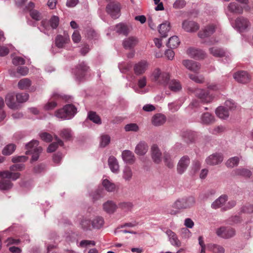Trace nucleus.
Segmentation results:
<instances>
[{
	"mask_svg": "<svg viewBox=\"0 0 253 253\" xmlns=\"http://www.w3.org/2000/svg\"><path fill=\"white\" fill-rule=\"evenodd\" d=\"M40 137L42 140L46 142H49L51 141L52 139V135L50 134L47 132L42 133L40 134Z\"/></svg>",
	"mask_w": 253,
	"mask_h": 253,
	"instance_id": "nucleus-61",
	"label": "nucleus"
},
{
	"mask_svg": "<svg viewBox=\"0 0 253 253\" xmlns=\"http://www.w3.org/2000/svg\"><path fill=\"white\" fill-rule=\"evenodd\" d=\"M28 159V158L24 156H15L12 158V162L14 163L18 162H24Z\"/></svg>",
	"mask_w": 253,
	"mask_h": 253,
	"instance_id": "nucleus-63",
	"label": "nucleus"
},
{
	"mask_svg": "<svg viewBox=\"0 0 253 253\" xmlns=\"http://www.w3.org/2000/svg\"><path fill=\"white\" fill-rule=\"evenodd\" d=\"M180 43L179 40L177 36H172L169 39L167 46L170 48L177 47Z\"/></svg>",
	"mask_w": 253,
	"mask_h": 253,
	"instance_id": "nucleus-44",
	"label": "nucleus"
},
{
	"mask_svg": "<svg viewBox=\"0 0 253 253\" xmlns=\"http://www.w3.org/2000/svg\"><path fill=\"white\" fill-rule=\"evenodd\" d=\"M110 142V137L108 135H103L101 136L100 145L101 147H105Z\"/></svg>",
	"mask_w": 253,
	"mask_h": 253,
	"instance_id": "nucleus-58",
	"label": "nucleus"
},
{
	"mask_svg": "<svg viewBox=\"0 0 253 253\" xmlns=\"http://www.w3.org/2000/svg\"><path fill=\"white\" fill-rule=\"evenodd\" d=\"M16 149V145L11 143L7 145L3 148L2 153L4 155H10L12 154Z\"/></svg>",
	"mask_w": 253,
	"mask_h": 253,
	"instance_id": "nucleus-47",
	"label": "nucleus"
},
{
	"mask_svg": "<svg viewBox=\"0 0 253 253\" xmlns=\"http://www.w3.org/2000/svg\"><path fill=\"white\" fill-rule=\"evenodd\" d=\"M125 129L126 131H133L136 132L138 130L139 127L137 124L131 123L126 125L125 127Z\"/></svg>",
	"mask_w": 253,
	"mask_h": 253,
	"instance_id": "nucleus-56",
	"label": "nucleus"
},
{
	"mask_svg": "<svg viewBox=\"0 0 253 253\" xmlns=\"http://www.w3.org/2000/svg\"><path fill=\"white\" fill-rule=\"evenodd\" d=\"M88 119L93 123L100 125L101 124V120L100 117L97 115L96 112L90 111L88 114Z\"/></svg>",
	"mask_w": 253,
	"mask_h": 253,
	"instance_id": "nucleus-48",
	"label": "nucleus"
},
{
	"mask_svg": "<svg viewBox=\"0 0 253 253\" xmlns=\"http://www.w3.org/2000/svg\"><path fill=\"white\" fill-rule=\"evenodd\" d=\"M234 173L236 175L242 176L243 177L249 178L252 175V172L248 169L240 168L234 170Z\"/></svg>",
	"mask_w": 253,
	"mask_h": 253,
	"instance_id": "nucleus-40",
	"label": "nucleus"
},
{
	"mask_svg": "<svg viewBox=\"0 0 253 253\" xmlns=\"http://www.w3.org/2000/svg\"><path fill=\"white\" fill-rule=\"evenodd\" d=\"M194 95L197 97L204 103L211 102L213 96L206 90L203 89L197 88L193 91Z\"/></svg>",
	"mask_w": 253,
	"mask_h": 253,
	"instance_id": "nucleus-5",
	"label": "nucleus"
},
{
	"mask_svg": "<svg viewBox=\"0 0 253 253\" xmlns=\"http://www.w3.org/2000/svg\"><path fill=\"white\" fill-rule=\"evenodd\" d=\"M169 88L172 91H178L181 90V85L178 81L172 80L169 84Z\"/></svg>",
	"mask_w": 253,
	"mask_h": 253,
	"instance_id": "nucleus-45",
	"label": "nucleus"
},
{
	"mask_svg": "<svg viewBox=\"0 0 253 253\" xmlns=\"http://www.w3.org/2000/svg\"><path fill=\"white\" fill-rule=\"evenodd\" d=\"M60 135L64 139L69 140L71 137V130L69 129H63L61 131Z\"/></svg>",
	"mask_w": 253,
	"mask_h": 253,
	"instance_id": "nucleus-55",
	"label": "nucleus"
},
{
	"mask_svg": "<svg viewBox=\"0 0 253 253\" xmlns=\"http://www.w3.org/2000/svg\"><path fill=\"white\" fill-rule=\"evenodd\" d=\"M108 164L111 171L114 173H118L119 171V166L116 158L114 156H110L108 159Z\"/></svg>",
	"mask_w": 253,
	"mask_h": 253,
	"instance_id": "nucleus-26",
	"label": "nucleus"
},
{
	"mask_svg": "<svg viewBox=\"0 0 253 253\" xmlns=\"http://www.w3.org/2000/svg\"><path fill=\"white\" fill-rule=\"evenodd\" d=\"M117 208L116 204L112 201H108L103 204L104 210L108 213H114Z\"/></svg>",
	"mask_w": 253,
	"mask_h": 253,
	"instance_id": "nucleus-29",
	"label": "nucleus"
},
{
	"mask_svg": "<svg viewBox=\"0 0 253 253\" xmlns=\"http://www.w3.org/2000/svg\"><path fill=\"white\" fill-rule=\"evenodd\" d=\"M30 16L36 21H40L42 19V16L41 13L36 9H32L29 12Z\"/></svg>",
	"mask_w": 253,
	"mask_h": 253,
	"instance_id": "nucleus-53",
	"label": "nucleus"
},
{
	"mask_svg": "<svg viewBox=\"0 0 253 253\" xmlns=\"http://www.w3.org/2000/svg\"><path fill=\"white\" fill-rule=\"evenodd\" d=\"M45 165L43 164H41L35 167L33 169L34 172L36 173H39L44 171L45 169Z\"/></svg>",
	"mask_w": 253,
	"mask_h": 253,
	"instance_id": "nucleus-64",
	"label": "nucleus"
},
{
	"mask_svg": "<svg viewBox=\"0 0 253 253\" xmlns=\"http://www.w3.org/2000/svg\"><path fill=\"white\" fill-rule=\"evenodd\" d=\"M189 77L190 79L197 83L201 84L204 82V78L202 76H198L194 74H189Z\"/></svg>",
	"mask_w": 253,
	"mask_h": 253,
	"instance_id": "nucleus-57",
	"label": "nucleus"
},
{
	"mask_svg": "<svg viewBox=\"0 0 253 253\" xmlns=\"http://www.w3.org/2000/svg\"><path fill=\"white\" fill-rule=\"evenodd\" d=\"M190 164V159L187 156H183L179 160L177 167V170L178 173L182 174L187 168Z\"/></svg>",
	"mask_w": 253,
	"mask_h": 253,
	"instance_id": "nucleus-15",
	"label": "nucleus"
},
{
	"mask_svg": "<svg viewBox=\"0 0 253 253\" xmlns=\"http://www.w3.org/2000/svg\"><path fill=\"white\" fill-rule=\"evenodd\" d=\"M210 53L217 57H221L225 56V51L223 49L217 47H211L210 49Z\"/></svg>",
	"mask_w": 253,
	"mask_h": 253,
	"instance_id": "nucleus-43",
	"label": "nucleus"
},
{
	"mask_svg": "<svg viewBox=\"0 0 253 253\" xmlns=\"http://www.w3.org/2000/svg\"><path fill=\"white\" fill-rule=\"evenodd\" d=\"M223 161L222 155L218 153H215L208 157L206 162L209 165L213 166L221 163Z\"/></svg>",
	"mask_w": 253,
	"mask_h": 253,
	"instance_id": "nucleus-16",
	"label": "nucleus"
},
{
	"mask_svg": "<svg viewBox=\"0 0 253 253\" xmlns=\"http://www.w3.org/2000/svg\"><path fill=\"white\" fill-rule=\"evenodd\" d=\"M39 142L38 140H32L26 145V155L32 154L31 161L34 162L38 160L40 154L42 152V148L38 146Z\"/></svg>",
	"mask_w": 253,
	"mask_h": 253,
	"instance_id": "nucleus-1",
	"label": "nucleus"
},
{
	"mask_svg": "<svg viewBox=\"0 0 253 253\" xmlns=\"http://www.w3.org/2000/svg\"><path fill=\"white\" fill-rule=\"evenodd\" d=\"M216 115L220 118L225 119L229 116L228 109L223 106H219L215 110Z\"/></svg>",
	"mask_w": 253,
	"mask_h": 253,
	"instance_id": "nucleus-34",
	"label": "nucleus"
},
{
	"mask_svg": "<svg viewBox=\"0 0 253 253\" xmlns=\"http://www.w3.org/2000/svg\"><path fill=\"white\" fill-rule=\"evenodd\" d=\"M228 9L231 12L240 14L243 11L242 7L235 2L230 3L228 6Z\"/></svg>",
	"mask_w": 253,
	"mask_h": 253,
	"instance_id": "nucleus-42",
	"label": "nucleus"
},
{
	"mask_svg": "<svg viewBox=\"0 0 253 253\" xmlns=\"http://www.w3.org/2000/svg\"><path fill=\"white\" fill-rule=\"evenodd\" d=\"M115 30L120 34L127 35L129 33V28L124 23H119L116 25Z\"/></svg>",
	"mask_w": 253,
	"mask_h": 253,
	"instance_id": "nucleus-32",
	"label": "nucleus"
},
{
	"mask_svg": "<svg viewBox=\"0 0 253 253\" xmlns=\"http://www.w3.org/2000/svg\"><path fill=\"white\" fill-rule=\"evenodd\" d=\"M214 122V116L209 112L203 113L201 117V123L205 125H210Z\"/></svg>",
	"mask_w": 253,
	"mask_h": 253,
	"instance_id": "nucleus-28",
	"label": "nucleus"
},
{
	"mask_svg": "<svg viewBox=\"0 0 253 253\" xmlns=\"http://www.w3.org/2000/svg\"><path fill=\"white\" fill-rule=\"evenodd\" d=\"M251 26L249 20L243 16L238 17L235 20L236 28L242 32L247 30Z\"/></svg>",
	"mask_w": 253,
	"mask_h": 253,
	"instance_id": "nucleus-10",
	"label": "nucleus"
},
{
	"mask_svg": "<svg viewBox=\"0 0 253 253\" xmlns=\"http://www.w3.org/2000/svg\"><path fill=\"white\" fill-rule=\"evenodd\" d=\"M77 108L73 104H67L55 112L56 117L62 119H70L77 113Z\"/></svg>",
	"mask_w": 253,
	"mask_h": 253,
	"instance_id": "nucleus-2",
	"label": "nucleus"
},
{
	"mask_svg": "<svg viewBox=\"0 0 253 253\" xmlns=\"http://www.w3.org/2000/svg\"><path fill=\"white\" fill-rule=\"evenodd\" d=\"M148 146L144 141H140L135 147V153L140 156L144 155L148 151Z\"/></svg>",
	"mask_w": 253,
	"mask_h": 253,
	"instance_id": "nucleus-21",
	"label": "nucleus"
},
{
	"mask_svg": "<svg viewBox=\"0 0 253 253\" xmlns=\"http://www.w3.org/2000/svg\"><path fill=\"white\" fill-rule=\"evenodd\" d=\"M17 72L22 76H26L29 73V69L25 66H19L17 68Z\"/></svg>",
	"mask_w": 253,
	"mask_h": 253,
	"instance_id": "nucleus-60",
	"label": "nucleus"
},
{
	"mask_svg": "<svg viewBox=\"0 0 253 253\" xmlns=\"http://www.w3.org/2000/svg\"><path fill=\"white\" fill-rule=\"evenodd\" d=\"M182 64L188 70L197 73L200 69V64L195 61L190 60H184Z\"/></svg>",
	"mask_w": 253,
	"mask_h": 253,
	"instance_id": "nucleus-17",
	"label": "nucleus"
},
{
	"mask_svg": "<svg viewBox=\"0 0 253 253\" xmlns=\"http://www.w3.org/2000/svg\"><path fill=\"white\" fill-rule=\"evenodd\" d=\"M20 173L19 172H10L8 170L0 171V177L7 178L8 179H12L16 180L19 178Z\"/></svg>",
	"mask_w": 253,
	"mask_h": 253,
	"instance_id": "nucleus-24",
	"label": "nucleus"
},
{
	"mask_svg": "<svg viewBox=\"0 0 253 253\" xmlns=\"http://www.w3.org/2000/svg\"><path fill=\"white\" fill-rule=\"evenodd\" d=\"M170 79L169 73L162 72L159 69H155L152 74V81L156 84L166 86Z\"/></svg>",
	"mask_w": 253,
	"mask_h": 253,
	"instance_id": "nucleus-3",
	"label": "nucleus"
},
{
	"mask_svg": "<svg viewBox=\"0 0 253 253\" xmlns=\"http://www.w3.org/2000/svg\"><path fill=\"white\" fill-rule=\"evenodd\" d=\"M150 154L153 162L160 164L162 160V153L157 145L153 144L150 148Z\"/></svg>",
	"mask_w": 253,
	"mask_h": 253,
	"instance_id": "nucleus-8",
	"label": "nucleus"
},
{
	"mask_svg": "<svg viewBox=\"0 0 253 253\" xmlns=\"http://www.w3.org/2000/svg\"><path fill=\"white\" fill-rule=\"evenodd\" d=\"M13 186V183L10 179L2 177L0 180V190H9Z\"/></svg>",
	"mask_w": 253,
	"mask_h": 253,
	"instance_id": "nucleus-33",
	"label": "nucleus"
},
{
	"mask_svg": "<svg viewBox=\"0 0 253 253\" xmlns=\"http://www.w3.org/2000/svg\"><path fill=\"white\" fill-rule=\"evenodd\" d=\"M196 136V133L191 130H186L182 133V137L187 143L193 142L195 139Z\"/></svg>",
	"mask_w": 253,
	"mask_h": 253,
	"instance_id": "nucleus-36",
	"label": "nucleus"
},
{
	"mask_svg": "<svg viewBox=\"0 0 253 253\" xmlns=\"http://www.w3.org/2000/svg\"><path fill=\"white\" fill-rule=\"evenodd\" d=\"M166 121V118L164 115L161 114H157L153 116L152 120V124L156 126L163 125Z\"/></svg>",
	"mask_w": 253,
	"mask_h": 253,
	"instance_id": "nucleus-35",
	"label": "nucleus"
},
{
	"mask_svg": "<svg viewBox=\"0 0 253 253\" xmlns=\"http://www.w3.org/2000/svg\"><path fill=\"white\" fill-rule=\"evenodd\" d=\"M182 28L187 32H194L199 29V25L192 21L184 20L182 23Z\"/></svg>",
	"mask_w": 253,
	"mask_h": 253,
	"instance_id": "nucleus-14",
	"label": "nucleus"
},
{
	"mask_svg": "<svg viewBox=\"0 0 253 253\" xmlns=\"http://www.w3.org/2000/svg\"><path fill=\"white\" fill-rule=\"evenodd\" d=\"M104 224V220L102 217L97 216L95 217L91 221V225L93 228L96 229H100Z\"/></svg>",
	"mask_w": 253,
	"mask_h": 253,
	"instance_id": "nucleus-41",
	"label": "nucleus"
},
{
	"mask_svg": "<svg viewBox=\"0 0 253 253\" xmlns=\"http://www.w3.org/2000/svg\"><path fill=\"white\" fill-rule=\"evenodd\" d=\"M89 70V67L84 62L79 63L76 69L75 76L79 80H82Z\"/></svg>",
	"mask_w": 253,
	"mask_h": 253,
	"instance_id": "nucleus-7",
	"label": "nucleus"
},
{
	"mask_svg": "<svg viewBox=\"0 0 253 253\" xmlns=\"http://www.w3.org/2000/svg\"><path fill=\"white\" fill-rule=\"evenodd\" d=\"M170 23L168 22H165L159 26V32L162 37L166 38L168 36V33L170 30Z\"/></svg>",
	"mask_w": 253,
	"mask_h": 253,
	"instance_id": "nucleus-30",
	"label": "nucleus"
},
{
	"mask_svg": "<svg viewBox=\"0 0 253 253\" xmlns=\"http://www.w3.org/2000/svg\"><path fill=\"white\" fill-rule=\"evenodd\" d=\"M239 159L237 157H234L229 159L226 163V165L228 168H233L238 165Z\"/></svg>",
	"mask_w": 253,
	"mask_h": 253,
	"instance_id": "nucleus-52",
	"label": "nucleus"
},
{
	"mask_svg": "<svg viewBox=\"0 0 253 253\" xmlns=\"http://www.w3.org/2000/svg\"><path fill=\"white\" fill-rule=\"evenodd\" d=\"M148 67V63L145 60H142L135 64L133 67L134 73L140 75L145 73Z\"/></svg>",
	"mask_w": 253,
	"mask_h": 253,
	"instance_id": "nucleus-18",
	"label": "nucleus"
},
{
	"mask_svg": "<svg viewBox=\"0 0 253 253\" xmlns=\"http://www.w3.org/2000/svg\"><path fill=\"white\" fill-rule=\"evenodd\" d=\"M122 158L124 161L129 164H133L135 161L133 153L129 150H125L122 152Z\"/></svg>",
	"mask_w": 253,
	"mask_h": 253,
	"instance_id": "nucleus-27",
	"label": "nucleus"
},
{
	"mask_svg": "<svg viewBox=\"0 0 253 253\" xmlns=\"http://www.w3.org/2000/svg\"><path fill=\"white\" fill-rule=\"evenodd\" d=\"M233 77L238 83L241 84H247L251 81V76L245 71H240L235 73Z\"/></svg>",
	"mask_w": 253,
	"mask_h": 253,
	"instance_id": "nucleus-12",
	"label": "nucleus"
},
{
	"mask_svg": "<svg viewBox=\"0 0 253 253\" xmlns=\"http://www.w3.org/2000/svg\"><path fill=\"white\" fill-rule=\"evenodd\" d=\"M32 84L31 81L28 78L20 80L18 83V87L22 90L28 89Z\"/></svg>",
	"mask_w": 253,
	"mask_h": 253,
	"instance_id": "nucleus-39",
	"label": "nucleus"
},
{
	"mask_svg": "<svg viewBox=\"0 0 253 253\" xmlns=\"http://www.w3.org/2000/svg\"><path fill=\"white\" fill-rule=\"evenodd\" d=\"M59 19L57 16H53L50 19V26L52 29H56L59 25Z\"/></svg>",
	"mask_w": 253,
	"mask_h": 253,
	"instance_id": "nucleus-54",
	"label": "nucleus"
},
{
	"mask_svg": "<svg viewBox=\"0 0 253 253\" xmlns=\"http://www.w3.org/2000/svg\"><path fill=\"white\" fill-rule=\"evenodd\" d=\"M228 197L225 195H222L211 204V207L214 209L221 207L227 201Z\"/></svg>",
	"mask_w": 253,
	"mask_h": 253,
	"instance_id": "nucleus-31",
	"label": "nucleus"
},
{
	"mask_svg": "<svg viewBox=\"0 0 253 253\" xmlns=\"http://www.w3.org/2000/svg\"><path fill=\"white\" fill-rule=\"evenodd\" d=\"M61 96L57 93L53 94L51 98L48 102L44 105V109L46 111L51 110L55 108L57 106L56 100L60 98Z\"/></svg>",
	"mask_w": 253,
	"mask_h": 253,
	"instance_id": "nucleus-19",
	"label": "nucleus"
},
{
	"mask_svg": "<svg viewBox=\"0 0 253 253\" xmlns=\"http://www.w3.org/2000/svg\"><path fill=\"white\" fill-rule=\"evenodd\" d=\"M187 53L190 57L196 59H203L206 56V53L203 50L194 47L189 48Z\"/></svg>",
	"mask_w": 253,
	"mask_h": 253,
	"instance_id": "nucleus-11",
	"label": "nucleus"
},
{
	"mask_svg": "<svg viewBox=\"0 0 253 253\" xmlns=\"http://www.w3.org/2000/svg\"><path fill=\"white\" fill-rule=\"evenodd\" d=\"M55 138L56 142H53L49 145L47 149V152H53L56 150L59 145H63V142L60 140L57 136H55Z\"/></svg>",
	"mask_w": 253,
	"mask_h": 253,
	"instance_id": "nucleus-38",
	"label": "nucleus"
},
{
	"mask_svg": "<svg viewBox=\"0 0 253 253\" xmlns=\"http://www.w3.org/2000/svg\"><path fill=\"white\" fill-rule=\"evenodd\" d=\"M207 248L213 253H224V248L219 245L214 244H209L207 245Z\"/></svg>",
	"mask_w": 253,
	"mask_h": 253,
	"instance_id": "nucleus-37",
	"label": "nucleus"
},
{
	"mask_svg": "<svg viewBox=\"0 0 253 253\" xmlns=\"http://www.w3.org/2000/svg\"><path fill=\"white\" fill-rule=\"evenodd\" d=\"M216 233L218 236L228 239L235 236L236 231L231 227H221L217 229Z\"/></svg>",
	"mask_w": 253,
	"mask_h": 253,
	"instance_id": "nucleus-9",
	"label": "nucleus"
},
{
	"mask_svg": "<svg viewBox=\"0 0 253 253\" xmlns=\"http://www.w3.org/2000/svg\"><path fill=\"white\" fill-rule=\"evenodd\" d=\"M12 63L15 66L24 65L25 63V60L22 57L16 56L13 58Z\"/></svg>",
	"mask_w": 253,
	"mask_h": 253,
	"instance_id": "nucleus-59",
	"label": "nucleus"
},
{
	"mask_svg": "<svg viewBox=\"0 0 253 253\" xmlns=\"http://www.w3.org/2000/svg\"><path fill=\"white\" fill-rule=\"evenodd\" d=\"M216 28L217 25L216 24H209L203 30L198 33V36L202 39L210 37L215 32Z\"/></svg>",
	"mask_w": 253,
	"mask_h": 253,
	"instance_id": "nucleus-13",
	"label": "nucleus"
},
{
	"mask_svg": "<svg viewBox=\"0 0 253 253\" xmlns=\"http://www.w3.org/2000/svg\"><path fill=\"white\" fill-rule=\"evenodd\" d=\"M137 42L138 40L136 38L130 37L124 41L123 45L126 49H131L133 48Z\"/></svg>",
	"mask_w": 253,
	"mask_h": 253,
	"instance_id": "nucleus-25",
	"label": "nucleus"
},
{
	"mask_svg": "<svg viewBox=\"0 0 253 253\" xmlns=\"http://www.w3.org/2000/svg\"><path fill=\"white\" fill-rule=\"evenodd\" d=\"M29 95L27 93H19L16 95V100L19 103H23L27 101Z\"/></svg>",
	"mask_w": 253,
	"mask_h": 253,
	"instance_id": "nucleus-51",
	"label": "nucleus"
},
{
	"mask_svg": "<svg viewBox=\"0 0 253 253\" xmlns=\"http://www.w3.org/2000/svg\"><path fill=\"white\" fill-rule=\"evenodd\" d=\"M195 199L192 196L184 197L177 199L172 205V208L176 210H182L190 208L194 206Z\"/></svg>",
	"mask_w": 253,
	"mask_h": 253,
	"instance_id": "nucleus-4",
	"label": "nucleus"
},
{
	"mask_svg": "<svg viewBox=\"0 0 253 253\" xmlns=\"http://www.w3.org/2000/svg\"><path fill=\"white\" fill-rule=\"evenodd\" d=\"M102 185L108 192H113L115 191L116 189L115 184L107 179H104L103 180Z\"/></svg>",
	"mask_w": 253,
	"mask_h": 253,
	"instance_id": "nucleus-46",
	"label": "nucleus"
},
{
	"mask_svg": "<svg viewBox=\"0 0 253 253\" xmlns=\"http://www.w3.org/2000/svg\"><path fill=\"white\" fill-rule=\"evenodd\" d=\"M166 234L169 237V240L171 245L177 247H179L181 246V242L174 232L171 230H168L166 231Z\"/></svg>",
	"mask_w": 253,
	"mask_h": 253,
	"instance_id": "nucleus-22",
	"label": "nucleus"
},
{
	"mask_svg": "<svg viewBox=\"0 0 253 253\" xmlns=\"http://www.w3.org/2000/svg\"><path fill=\"white\" fill-rule=\"evenodd\" d=\"M91 222L88 219H83L81 222L82 228L85 230L90 229Z\"/></svg>",
	"mask_w": 253,
	"mask_h": 253,
	"instance_id": "nucleus-62",
	"label": "nucleus"
},
{
	"mask_svg": "<svg viewBox=\"0 0 253 253\" xmlns=\"http://www.w3.org/2000/svg\"><path fill=\"white\" fill-rule=\"evenodd\" d=\"M70 41V38L68 36H62L58 35L56 36L55 40L56 46L58 48H63L64 45Z\"/></svg>",
	"mask_w": 253,
	"mask_h": 253,
	"instance_id": "nucleus-23",
	"label": "nucleus"
},
{
	"mask_svg": "<svg viewBox=\"0 0 253 253\" xmlns=\"http://www.w3.org/2000/svg\"><path fill=\"white\" fill-rule=\"evenodd\" d=\"M132 176V172L131 169L128 167H126L123 170V177L126 181H129Z\"/></svg>",
	"mask_w": 253,
	"mask_h": 253,
	"instance_id": "nucleus-50",
	"label": "nucleus"
},
{
	"mask_svg": "<svg viewBox=\"0 0 253 253\" xmlns=\"http://www.w3.org/2000/svg\"><path fill=\"white\" fill-rule=\"evenodd\" d=\"M120 9V4L116 2H110L106 7V12L114 19L118 18Z\"/></svg>",
	"mask_w": 253,
	"mask_h": 253,
	"instance_id": "nucleus-6",
	"label": "nucleus"
},
{
	"mask_svg": "<svg viewBox=\"0 0 253 253\" xmlns=\"http://www.w3.org/2000/svg\"><path fill=\"white\" fill-rule=\"evenodd\" d=\"M164 159L165 165L169 168H172L174 167V163L173 160L171 159L170 155L168 153H165L164 155Z\"/></svg>",
	"mask_w": 253,
	"mask_h": 253,
	"instance_id": "nucleus-49",
	"label": "nucleus"
},
{
	"mask_svg": "<svg viewBox=\"0 0 253 253\" xmlns=\"http://www.w3.org/2000/svg\"><path fill=\"white\" fill-rule=\"evenodd\" d=\"M5 101L7 106L10 109H17L18 106L15 100L14 93H8L5 97Z\"/></svg>",
	"mask_w": 253,
	"mask_h": 253,
	"instance_id": "nucleus-20",
	"label": "nucleus"
}]
</instances>
